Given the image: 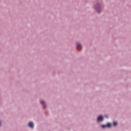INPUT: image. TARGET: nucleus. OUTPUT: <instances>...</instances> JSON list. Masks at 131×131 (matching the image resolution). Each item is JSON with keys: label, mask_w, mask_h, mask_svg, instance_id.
Here are the masks:
<instances>
[{"label": "nucleus", "mask_w": 131, "mask_h": 131, "mask_svg": "<svg viewBox=\"0 0 131 131\" xmlns=\"http://www.w3.org/2000/svg\"><path fill=\"white\" fill-rule=\"evenodd\" d=\"M77 49L78 50H81V49H82V46H81V44H80L79 43H77Z\"/></svg>", "instance_id": "nucleus-1"}, {"label": "nucleus", "mask_w": 131, "mask_h": 131, "mask_svg": "<svg viewBox=\"0 0 131 131\" xmlns=\"http://www.w3.org/2000/svg\"><path fill=\"white\" fill-rule=\"evenodd\" d=\"M103 117L102 116H99L98 118H97V121H101V120L102 119H103Z\"/></svg>", "instance_id": "nucleus-2"}, {"label": "nucleus", "mask_w": 131, "mask_h": 131, "mask_svg": "<svg viewBox=\"0 0 131 131\" xmlns=\"http://www.w3.org/2000/svg\"><path fill=\"white\" fill-rule=\"evenodd\" d=\"M29 126L30 127H31V128H33V126H34V125H33V122H30L29 123Z\"/></svg>", "instance_id": "nucleus-3"}, {"label": "nucleus", "mask_w": 131, "mask_h": 131, "mask_svg": "<svg viewBox=\"0 0 131 131\" xmlns=\"http://www.w3.org/2000/svg\"><path fill=\"white\" fill-rule=\"evenodd\" d=\"M100 6H98L97 7H96V10H97V13H100Z\"/></svg>", "instance_id": "nucleus-4"}, {"label": "nucleus", "mask_w": 131, "mask_h": 131, "mask_svg": "<svg viewBox=\"0 0 131 131\" xmlns=\"http://www.w3.org/2000/svg\"><path fill=\"white\" fill-rule=\"evenodd\" d=\"M41 103L42 104V105H44L43 108H46V103L45 102V101H41Z\"/></svg>", "instance_id": "nucleus-5"}, {"label": "nucleus", "mask_w": 131, "mask_h": 131, "mask_svg": "<svg viewBox=\"0 0 131 131\" xmlns=\"http://www.w3.org/2000/svg\"><path fill=\"white\" fill-rule=\"evenodd\" d=\"M110 126H111V124H110V123H107V124H106V127H110Z\"/></svg>", "instance_id": "nucleus-6"}, {"label": "nucleus", "mask_w": 131, "mask_h": 131, "mask_svg": "<svg viewBox=\"0 0 131 131\" xmlns=\"http://www.w3.org/2000/svg\"><path fill=\"white\" fill-rule=\"evenodd\" d=\"M101 127L103 128H105V127H107V126H106V125H102Z\"/></svg>", "instance_id": "nucleus-7"}, {"label": "nucleus", "mask_w": 131, "mask_h": 131, "mask_svg": "<svg viewBox=\"0 0 131 131\" xmlns=\"http://www.w3.org/2000/svg\"><path fill=\"white\" fill-rule=\"evenodd\" d=\"M113 124H114V126H116L117 125V122H114L113 123Z\"/></svg>", "instance_id": "nucleus-8"}, {"label": "nucleus", "mask_w": 131, "mask_h": 131, "mask_svg": "<svg viewBox=\"0 0 131 131\" xmlns=\"http://www.w3.org/2000/svg\"><path fill=\"white\" fill-rule=\"evenodd\" d=\"M105 117H106V118H108V116H105Z\"/></svg>", "instance_id": "nucleus-9"}, {"label": "nucleus", "mask_w": 131, "mask_h": 131, "mask_svg": "<svg viewBox=\"0 0 131 131\" xmlns=\"http://www.w3.org/2000/svg\"><path fill=\"white\" fill-rule=\"evenodd\" d=\"M2 125V124H1V121H0V126H1Z\"/></svg>", "instance_id": "nucleus-10"}]
</instances>
